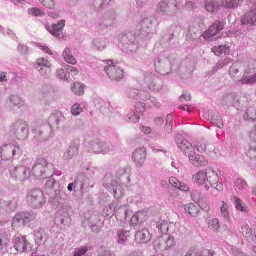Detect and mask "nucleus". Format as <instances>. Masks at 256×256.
Segmentation results:
<instances>
[{"instance_id": "f257e3e1", "label": "nucleus", "mask_w": 256, "mask_h": 256, "mask_svg": "<svg viewBox=\"0 0 256 256\" xmlns=\"http://www.w3.org/2000/svg\"><path fill=\"white\" fill-rule=\"evenodd\" d=\"M180 62L174 56H162L158 57L154 62L156 71L162 75H167L172 70H179Z\"/></svg>"}, {"instance_id": "f03ea898", "label": "nucleus", "mask_w": 256, "mask_h": 256, "mask_svg": "<svg viewBox=\"0 0 256 256\" xmlns=\"http://www.w3.org/2000/svg\"><path fill=\"white\" fill-rule=\"evenodd\" d=\"M22 154L20 148L16 142L4 144L0 149V155L4 160L18 159Z\"/></svg>"}, {"instance_id": "7ed1b4c3", "label": "nucleus", "mask_w": 256, "mask_h": 256, "mask_svg": "<svg viewBox=\"0 0 256 256\" xmlns=\"http://www.w3.org/2000/svg\"><path fill=\"white\" fill-rule=\"evenodd\" d=\"M32 173L38 179H45L52 177L54 172L48 168V164L46 159L40 158L34 164Z\"/></svg>"}, {"instance_id": "20e7f679", "label": "nucleus", "mask_w": 256, "mask_h": 256, "mask_svg": "<svg viewBox=\"0 0 256 256\" xmlns=\"http://www.w3.org/2000/svg\"><path fill=\"white\" fill-rule=\"evenodd\" d=\"M178 11V2L176 0H162L157 5L156 12L162 16H170Z\"/></svg>"}, {"instance_id": "39448f33", "label": "nucleus", "mask_w": 256, "mask_h": 256, "mask_svg": "<svg viewBox=\"0 0 256 256\" xmlns=\"http://www.w3.org/2000/svg\"><path fill=\"white\" fill-rule=\"evenodd\" d=\"M10 134L18 140H24L28 136V127L27 123L20 120L11 124L8 129Z\"/></svg>"}, {"instance_id": "423d86ee", "label": "nucleus", "mask_w": 256, "mask_h": 256, "mask_svg": "<svg viewBox=\"0 0 256 256\" xmlns=\"http://www.w3.org/2000/svg\"><path fill=\"white\" fill-rule=\"evenodd\" d=\"M156 20L154 17L145 18L142 20L138 26L140 32L137 34L138 38L146 40L150 38L152 30L156 24Z\"/></svg>"}, {"instance_id": "0eeeda50", "label": "nucleus", "mask_w": 256, "mask_h": 256, "mask_svg": "<svg viewBox=\"0 0 256 256\" xmlns=\"http://www.w3.org/2000/svg\"><path fill=\"white\" fill-rule=\"evenodd\" d=\"M26 199L28 205L34 208H41L46 202L43 192L40 188L30 190L27 196Z\"/></svg>"}, {"instance_id": "6e6552de", "label": "nucleus", "mask_w": 256, "mask_h": 256, "mask_svg": "<svg viewBox=\"0 0 256 256\" xmlns=\"http://www.w3.org/2000/svg\"><path fill=\"white\" fill-rule=\"evenodd\" d=\"M89 151L96 154H106L109 152L114 153V146L108 144L100 139L92 140L89 144Z\"/></svg>"}, {"instance_id": "1a4fd4ad", "label": "nucleus", "mask_w": 256, "mask_h": 256, "mask_svg": "<svg viewBox=\"0 0 256 256\" xmlns=\"http://www.w3.org/2000/svg\"><path fill=\"white\" fill-rule=\"evenodd\" d=\"M33 131L34 140L38 143L48 140L52 134V126L47 124L40 126Z\"/></svg>"}, {"instance_id": "9d476101", "label": "nucleus", "mask_w": 256, "mask_h": 256, "mask_svg": "<svg viewBox=\"0 0 256 256\" xmlns=\"http://www.w3.org/2000/svg\"><path fill=\"white\" fill-rule=\"evenodd\" d=\"M144 80L150 90L159 92L163 88L162 80L150 72L144 74Z\"/></svg>"}, {"instance_id": "9b49d317", "label": "nucleus", "mask_w": 256, "mask_h": 256, "mask_svg": "<svg viewBox=\"0 0 256 256\" xmlns=\"http://www.w3.org/2000/svg\"><path fill=\"white\" fill-rule=\"evenodd\" d=\"M104 186L107 188L112 189L114 197L118 199L124 194V190L122 186L118 180H112L111 174H107L104 178Z\"/></svg>"}, {"instance_id": "f8f14e48", "label": "nucleus", "mask_w": 256, "mask_h": 256, "mask_svg": "<svg viewBox=\"0 0 256 256\" xmlns=\"http://www.w3.org/2000/svg\"><path fill=\"white\" fill-rule=\"evenodd\" d=\"M108 66L104 67V71L112 80H120L124 76V71L120 66L114 65L111 60L108 61Z\"/></svg>"}, {"instance_id": "ddd939ff", "label": "nucleus", "mask_w": 256, "mask_h": 256, "mask_svg": "<svg viewBox=\"0 0 256 256\" xmlns=\"http://www.w3.org/2000/svg\"><path fill=\"white\" fill-rule=\"evenodd\" d=\"M14 248L19 253H28L32 251V244L27 240L26 236L16 237L12 240Z\"/></svg>"}, {"instance_id": "4468645a", "label": "nucleus", "mask_w": 256, "mask_h": 256, "mask_svg": "<svg viewBox=\"0 0 256 256\" xmlns=\"http://www.w3.org/2000/svg\"><path fill=\"white\" fill-rule=\"evenodd\" d=\"M121 42L122 43L123 50L127 52H135L139 48L138 40L132 33L122 36Z\"/></svg>"}, {"instance_id": "2eb2a0df", "label": "nucleus", "mask_w": 256, "mask_h": 256, "mask_svg": "<svg viewBox=\"0 0 256 256\" xmlns=\"http://www.w3.org/2000/svg\"><path fill=\"white\" fill-rule=\"evenodd\" d=\"M10 176L16 181L24 182L30 176V170H27L25 167L20 166L10 169Z\"/></svg>"}, {"instance_id": "dca6fc26", "label": "nucleus", "mask_w": 256, "mask_h": 256, "mask_svg": "<svg viewBox=\"0 0 256 256\" xmlns=\"http://www.w3.org/2000/svg\"><path fill=\"white\" fill-rule=\"evenodd\" d=\"M34 67L44 78H49L51 76V64L50 62L44 58H39Z\"/></svg>"}, {"instance_id": "f3484780", "label": "nucleus", "mask_w": 256, "mask_h": 256, "mask_svg": "<svg viewBox=\"0 0 256 256\" xmlns=\"http://www.w3.org/2000/svg\"><path fill=\"white\" fill-rule=\"evenodd\" d=\"M208 176L206 180L210 185L217 190L222 192L224 189L223 184L219 182V177L217 173L211 168H208Z\"/></svg>"}, {"instance_id": "a211bd4d", "label": "nucleus", "mask_w": 256, "mask_h": 256, "mask_svg": "<svg viewBox=\"0 0 256 256\" xmlns=\"http://www.w3.org/2000/svg\"><path fill=\"white\" fill-rule=\"evenodd\" d=\"M126 93L129 98L136 100L145 101L150 98V93L146 90H139L129 88L126 90Z\"/></svg>"}, {"instance_id": "6ab92c4d", "label": "nucleus", "mask_w": 256, "mask_h": 256, "mask_svg": "<svg viewBox=\"0 0 256 256\" xmlns=\"http://www.w3.org/2000/svg\"><path fill=\"white\" fill-rule=\"evenodd\" d=\"M146 150L144 147L136 149L132 154V158L136 166H143L146 158Z\"/></svg>"}, {"instance_id": "aec40b11", "label": "nucleus", "mask_w": 256, "mask_h": 256, "mask_svg": "<svg viewBox=\"0 0 256 256\" xmlns=\"http://www.w3.org/2000/svg\"><path fill=\"white\" fill-rule=\"evenodd\" d=\"M18 206V204L15 199H0V214L4 212H10L14 211Z\"/></svg>"}, {"instance_id": "412c9836", "label": "nucleus", "mask_w": 256, "mask_h": 256, "mask_svg": "<svg viewBox=\"0 0 256 256\" xmlns=\"http://www.w3.org/2000/svg\"><path fill=\"white\" fill-rule=\"evenodd\" d=\"M80 142L78 140H75L72 142L64 154V158L68 161L72 160L74 157L78 154Z\"/></svg>"}, {"instance_id": "4be33fe9", "label": "nucleus", "mask_w": 256, "mask_h": 256, "mask_svg": "<svg viewBox=\"0 0 256 256\" xmlns=\"http://www.w3.org/2000/svg\"><path fill=\"white\" fill-rule=\"evenodd\" d=\"M224 27V22L220 21L216 22L209 29L203 34L204 38L210 39L214 36L219 32L222 30Z\"/></svg>"}, {"instance_id": "5701e85b", "label": "nucleus", "mask_w": 256, "mask_h": 256, "mask_svg": "<svg viewBox=\"0 0 256 256\" xmlns=\"http://www.w3.org/2000/svg\"><path fill=\"white\" fill-rule=\"evenodd\" d=\"M176 141L178 147L184 153L186 156H188L192 152H194V148L183 136H178L176 138Z\"/></svg>"}, {"instance_id": "b1692460", "label": "nucleus", "mask_w": 256, "mask_h": 256, "mask_svg": "<svg viewBox=\"0 0 256 256\" xmlns=\"http://www.w3.org/2000/svg\"><path fill=\"white\" fill-rule=\"evenodd\" d=\"M65 26V20H60L58 24H52L51 26H46L47 30L53 36L60 39L64 37L63 34L60 32Z\"/></svg>"}, {"instance_id": "393cba45", "label": "nucleus", "mask_w": 256, "mask_h": 256, "mask_svg": "<svg viewBox=\"0 0 256 256\" xmlns=\"http://www.w3.org/2000/svg\"><path fill=\"white\" fill-rule=\"evenodd\" d=\"M152 236L148 229L144 228L136 232L135 235V240L137 243L145 244L148 242Z\"/></svg>"}, {"instance_id": "a878e982", "label": "nucleus", "mask_w": 256, "mask_h": 256, "mask_svg": "<svg viewBox=\"0 0 256 256\" xmlns=\"http://www.w3.org/2000/svg\"><path fill=\"white\" fill-rule=\"evenodd\" d=\"M188 156L192 164L196 167L205 166L208 164V160L204 156L196 155L195 149L194 152H192Z\"/></svg>"}, {"instance_id": "bb28decb", "label": "nucleus", "mask_w": 256, "mask_h": 256, "mask_svg": "<svg viewBox=\"0 0 256 256\" xmlns=\"http://www.w3.org/2000/svg\"><path fill=\"white\" fill-rule=\"evenodd\" d=\"M118 206L117 202L112 203L110 204L107 208V210L108 212L107 216H110V215L115 214L116 216H118L120 218L123 213H126V210L127 208V206L126 205L120 206L116 209Z\"/></svg>"}, {"instance_id": "cd10ccee", "label": "nucleus", "mask_w": 256, "mask_h": 256, "mask_svg": "<svg viewBox=\"0 0 256 256\" xmlns=\"http://www.w3.org/2000/svg\"><path fill=\"white\" fill-rule=\"evenodd\" d=\"M250 71L248 70H245L242 78H241L238 84L252 85L256 84V73L250 75Z\"/></svg>"}, {"instance_id": "c85d7f7f", "label": "nucleus", "mask_w": 256, "mask_h": 256, "mask_svg": "<svg viewBox=\"0 0 256 256\" xmlns=\"http://www.w3.org/2000/svg\"><path fill=\"white\" fill-rule=\"evenodd\" d=\"M242 24L256 25V8H252L245 14L242 18Z\"/></svg>"}, {"instance_id": "c756f323", "label": "nucleus", "mask_w": 256, "mask_h": 256, "mask_svg": "<svg viewBox=\"0 0 256 256\" xmlns=\"http://www.w3.org/2000/svg\"><path fill=\"white\" fill-rule=\"evenodd\" d=\"M34 236L36 244L38 246L44 245L48 239V234L42 228L35 230Z\"/></svg>"}, {"instance_id": "7c9ffc66", "label": "nucleus", "mask_w": 256, "mask_h": 256, "mask_svg": "<svg viewBox=\"0 0 256 256\" xmlns=\"http://www.w3.org/2000/svg\"><path fill=\"white\" fill-rule=\"evenodd\" d=\"M204 4L207 11L213 14L218 12L221 6L217 0H205Z\"/></svg>"}, {"instance_id": "2f4dec72", "label": "nucleus", "mask_w": 256, "mask_h": 256, "mask_svg": "<svg viewBox=\"0 0 256 256\" xmlns=\"http://www.w3.org/2000/svg\"><path fill=\"white\" fill-rule=\"evenodd\" d=\"M208 174L207 168L206 170H200L196 174L192 176L193 180L199 185L205 184Z\"/></svg>"}, {"instance_id": "473e14b6", "label": "nucleus", "mask_w": 256, "mask_h": 256, "mask_svg": "<svg viewBox=\"0 0 256 256\" xmlns=\"http://www.w3.org/2000/svg\"><path fill=\"white\" fill-rule=\"evenodd\" d=\"M63 119L64 116L62 113L60 111H57L49 118L48 124L52 126H58L60 124Z\"/></svg>"}, {"instance_id": "72a5a7b5", "label": "nucleus", "mask_w": 256, "mask_h": 256, "mask_svg": "<svg viewBox=\"0 0 256 256\" xmlns=\"http://www.w3.org/2000/svg\"><path fill=\"white\" fill-rule=\"evenodd\" d=\"M212 52L217 56L222 54H228L230 53V48L226 44L214 46L212 48Z\"/></svg>"}, {"instance_id": "f704fd0d", "label": "nucleus", "mask_w": 256, "mask_h": 256, "mask_svg": "<svg viewBox=\"0 0 256 256\" xmlns=\"http://www.w3.org/2000/svg\"><path fill=\"white\" fill-rule=\"evenodd\" d=\"M244 119L248 122H254L256 120V108H249L243 116Z\"/></svg>"}, {"instance_id": "c9c22d12", "label": "nucleus", "mask_w": 256, "mask_h": 256, "mask_svg": "<svg viewBox=\"0 0 256 256\" xmlns=\"http://www.w3.org/2000/svg\"><path fill=\"white\" fill-rule=\"evenodd\" d=\"M100 222V220L96 216H92L88 220V226L92 228V230L94 232H99L101 230L100 226H98V222Z\"/></svg>"}, {"instance_id": "e433bc0d", "label": "nucleus", "mask_w": 256, "mask_h": 256, "mask_svg": "<svg viewBox=\"0 0 256 256\" xmlns=\"http://www.w3.org/2000/svg\"><path fill=\"white\" fill-rule=\"evenodd\" d=\"M242 68L245 70H254L256 66V60L254 59L248 58L240 60Z\"/></svg>"}, {"instance_id": "4c0bfd02", "label": "nucleus", "mask_w": 256, "mask_h": 256, "mask_svg": "<svg viewBox=\"0 0 256 256\" xmlns=\"http://www.w3.org/2000/svg\"><path fill=\"white\" fill-rule=\"evenodd\" d=\"M236 96L234 94H230L224 96L222 99V104L229 106H236Z\"/></svg>"}, {"instance_id": "58836bf2", "label": "nucleus", "mask_w": 256, "mask_h": 256, "mask_svg": "<svg viewBox=\"0 0 256 256\" xmlns=\"http://www.w3.org/2000/svg\"><path fill=\"white\" fill-rule=\"evenodd\" d=\"M84 85L80 82H76L72 84L71 90L76 96H81L84 94Z\"/></svg>"}, {"instance_id": "ea45409f", "label": "nucleus", "mask_w": 256, "mask_h": 256, "mask_svg": "<svg viewBox=\"0 0 256 256\" xmlns=\"http://www.w3.org/2000/svg\"><path fill=\"white\" fill-rule=\"evenodd\" d=\"M232 62V60L230 58L226 57L224 60L218 62L213 68L212 74L216 72L218 70H222Z\"/></svg>"}, {"instance_id": "a19ab883", "label": "nucleus", "mask_w": 256, "mask_h": 256, "mask_svg": "<svg viewBox=\"0 0 256 256\" xmlns=\"http://www.w3.org/2000/svg\"><path fill=\"white\" fill-rule=\"evenodd\" d=\"M242 68V66L240 60L235 62L230 66L228 70V74L232 79L234 80L236 75L239 72V69Z\"/></svg>"}, {"instance_id": "79ce46f5", "label": "nucleus", "mask_w": 256, "mask_h": 256, "mask_svg": "<svg viewBox=\"0 0 256 256\" xmlns=\"http://www.w3.org/2000/svg\"><path fill=\"white\" fill-rule=\"evenodd\" d=\"M185 210L192 216H196L200 212L199 206L194 204H190L185 206Z\"/></svg>"}, {"instance_id": "37998d69", "label": "nucleus", "mask_w": 256, "mask_h": 256, "mask_svg": "<svg viewBox=\"0 0 256 256\" xmlns=\"http://www.w3.org/2000/svg\"><path fill=\"white\" fill-rule=\"evenodd\" d=\"M24 219L25 224L36 220L37 214L34 212H20Z\"/></svg>"}, {"instance_id": "c03bdc74", "label": "nucleus", "mask_w": 256, "mask_h": 256, "mask_svg": "<svg viewBox=\"0 0 256 256\" xmlns=\"http://www.w3.org/2000/svg\"><path fill=\"white\" fill-rule=\"evenodd\" d=\"M26 225L21 212H18L13 218L12 226L14 229Z\"/></svg>"}, {"instance_id": "a18cd8bd", "label": "nucleus", "mask_w": 256, "mask_h": 256, "mask_svg": "<svg viewBox=\"0 0 256 256\" xmlns=\"http://www.w3.org/2000/svg\"><path fill=\"white\" fill-rule=\"evenodd\" d=\"M198 192H193L192 194V198L194 201L198 202V206H199V208H200L206 212H208L210 210V206L202 201L200 198L198 196Z\"/></svg>"}, {"instance_id": "49530a36", "label": "nucleus", "mask_w": 256, "mask_h": 256, "mask_svg": "<svg viewBox=\"0 0 256 256\" xmlns=\"http://www.w3.org/2000/svg\"><path fill=\"white\" fill-rule=\"evenodd\" d=\"M156 228L158 230V232H160L162 234H167L169 230L168 222L160 220L158 222H156Z\"/></svg>"}, {"instance_id": "de8ad7c7", "label": "nucleus", "mask_w": 256, "mask_h": 256, "mask_svg": "<svg viewBox=\"0 0 256 256\" xmlns=\"http://www.w3.org/2000/svg\"><path fill=\"white\" fill-rule=\"evenodd\" d=\"M239 3V0H223L221 6L228 9H234L238 7Z\"/></svg>"}, {"instance_id": "09e8293b", "label": "nucleus", "mask_w": 256, "mask_h": 256, "mask_svg": "<svg viewBox=\"0 0 256 256\" xmlns=\"http://www.w3.org/2000/svg\"><path fill=\"white\" fill-rule=\"evenodd\" d=\"M92 46L94 48L98 50H102L106 46V42L105 40L102 38H96L92 41Z\"/></svg>"}, {"instance_id": "8fccbe9b", "label": "nucleus", "mask_w": 256, "mask_h": 256, "mask_svg": "<svg viewBox=\"0 0 256 256\" xmlns=\"http://www.w3.org/2000/svg\"><path fill=\"white\" fill-rule=\"evenodd\" d=\"M62 56L66 62L71 64H75L76 63V60L74 56H72L70 50L69 48H66L63 52Z\"/></svg>"}, {"instance_id": "3c124183", "label": "nucleus", "mask_w": 256, "mask_h": 256, "mask_svg": "<svg viewBox=\"0 0 256 256\" xmlns=\"http://www.w3.org/2000/svg\"><path fill=\"white\" fill-rule=\"evenodd\" d=\"M10 104L18 108L24 105V101L22 99L16 95H11L8 97Z\"/></svg>"}, {"instance_id": "603ef678", "label": "nucleus", "mask_w": 256, "mask_h": 256, "mask_svg": "<svg viewBox=\"0 0 256 256\" xmlns=\"http://www.w3.org/2000/svg\"><path fill=\"white\" fill-rule=\"evenodd\" d=\"M154 246L160 250H166L165 236L158 238L154 242Z\"/></svg>"}, {"instance_id": "864d4df0", "label": "nucleus", "mask_w": 256, "mask_h": 256, "mask_svg": "<svg viewBox=\"0 0 256 256\" xmlns=\"http://www.w3.org/2000/svg\"><path fill=\"white\" fill-rule=\"evenodd\" d=\"M130 231L126 230H120L118 232V242L124 244L128 240V238L129 236Z\"/></svg>"}, {"instance_id": "5fc2aeb1", "label": "nucleus", "mask_w": 256, "mask_h": 256, "mask_svg": "<svg viewBox=\"0 0 256 256\" xmlns=\"http://www.w3.org/2000/svg\"><path fill=\"white\" fill-rule=\"evenodd\" d=\"M56 220L60 222V223L64 225L67 224L70 221V218L67 212H64V214L59 212L56 216Z\"/></svg>"}, {"instance_id": "6e6d98bb", "label": "nucleus", "mask_w": 256, "mask_h": 256, "mask_svg": "<svg viewBox=\"0 0 256 256\" xmlns=\"http://www.w3.org/2000/svg\"><path fill=\"white\" fill-rule=\"evenodd\" d=\"M212 122L220 128H224V122L222 116L218 114H214L211 118Z\"/></svg>"}, {"instance_id": "4d7b16f0", "label": "nucleus", "mask_w": 256, "mask_h": 256, "mask_svg": "<svg viewBox=\"0 0 256 256\" xmlns=\"http://www.w3.org/2000/svg\"><path fill=\"white\" fill-rule=\"evenodd\" d=\"M144 215L142 212H138L131 218V224L136 225L138 224L142 223L144 221Z\"/></svg>"}, {"instance_id": "13d9d810", "label": "nucleus", "mask_w": 256, "mask_h": 256, "mask_svg": "<svg viewBox=\"0 0 256 256\" xmlns=\"http://www.w3.org/2000/svg\"><path fill=\"white\" fill-rule=\"evenodd\" d=\"M114 0H94V6L98 10H102L110 2Z\"/></svg>"}, {"instance_id": "bf43d9fd", "label": "nucleus", "mask_w": 256, "mask_h": 256, "mask_svg": "<svg viewBox=\"0 0 256 256\" xmlns=\"http://www.w3.org/2000/svg\"><path fill=\"white\" fill-rule=\"evenodd\" d=\"M220 209L222 216L225 218L228 219L230 218V212L228 211V204L226 202L222 201L220 206Z\"/></svg>"}, {"instance_id": "052dcab7", "label": "nucleus", "mask_w": 256, "mask_h": 256, "mask_svg": "<svg viewBox=\"0 0 256 256\" xmlns=\"http://www.w3.org/2000/svg\"><path fill=\"white\" fill-rule=\"evenodd\" d=\"M234 186L236 188L240 191L246 190L248 186L246 180L241 178H237L235 180Z\"/></svg>"}, {"instance_id": "680f3d73", "label": "nucleus", "mask_w": 256, "mask_h": 256, "mask_svg": "<svg viewBox=\"0 0 256 256\" xmlns=\"http://www.w3.org/2000/svg\"><path fill=\"white\" fill-rule=\"evenodd\" d=\"M88 250V248L86 246H82L80 248L76 249L72 256H83L86 254V256H92L91 253H86Z\"/></svg>"}, {"instance_id": "e2e57ef3", "label": "nucleus", "mask_w": 256, "mask_h": 256, "mask_svg": "<svg viewBox=\"0 0 256 256\" xmlns=\"http://www.w3.org/2000/svg\"><path fill=\"white\" fill-rule=\"evenodd\" d=\"M234 200L236 208L241 212H246L247 208L243 206V202L241 200L237 197L234 196Z\"/></svg>"}, {"instance_id": "0e129e2a", "label": "nucleus", "mask_w": 256, "mask_h": 256, "mask_svg": "<svg viewBox=\"0 0 256 256\" xmlns=\"http://www.w3.org/2000/svg\"><path fill=\"white\" fill-rule=\"evenodd\" d=\"M209 228L214 232H219L220 230V227L218 220L216 218L210 220L209 222Z\"/></svg>"}, {"instance_id": "69168bd1", "label": "nucleus", "mask_w": 256, "mask_h": 256, "mask_svg": "<svg viewBox=\"0 0 256 256\" xmlns=\"http://www.w3.org/2000/svg\"><path fill=\"white\" fill-rule=\"evenodd\" d=\"M215 254L214 250L205 248L197 252L195 254V256H214Z\"/></svg>"}, {"instance_id": "338daca9", "label": "nucleus", "mask_w": 256, "mask_h": 256, "mask_svg": "<svg viewBox=\"0 0 256 256\" xmlns=\"http://www.w3.org/2000/svg\"><path fill=\"white\" fill-rule=\"evenodd\" d=\"M56 74L58 78L60 80L68 81L70 78V74H66L62 68L58 69L56 71Z\"/></svg>"}, {"instance_id": "774afa93", "label": "nucleus", "mask_w": 256, "mask_h": 256, "mask_svg": "<svg viewBox=\"0 0 256 256\" xmlns=\"http://www.w3.org/2000/svg\"><path fill=\"white\" fill-rule=\"evenodd\" d=\"M28 14L30 15L41 16L44 15V12L40 8H32L28 10Z\"/></svg>"}]
</instances>
